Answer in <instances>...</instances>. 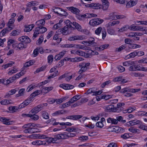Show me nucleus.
Wrapping results in <instances>:
<instances>
[{"label": "nucleus", "mask_w": 147, "mask_h": 147, "mask_svg": "<svg viewBox=\"0 0 147 147\" xmlns=\"http://www.w3.org/2000/svg\"><path fill=\"white\" fill-rule=\"evenodd\" d=\"M101 32H102V38L104 40L107 34L105 29L104 28L102 29L101 27H99L96 29L95 33L96 34L98 35L100 34Z\"/></svg>", "instance_id": "1"}, {"label": "nucleus", "mask_w": 147, "mask_h": 147, "mask_svg": "<svg viewBox=\"0 0 147 147\" xmlns=\"http://www.w3.org/2000/svg\"><path fill=\"white\" fill-rule=\"evenodd\" d=\"M35 124L32 123L28 128L25 129L24 130V132L25 133H30L32 134L37 132V129L35 128Z\"/></svg>", "instance_id": "2"}, {"label": "nucleus", "mask_w": 147, "mask_h": 147, "mask_svg": "<svg viewBox=\"0 0 147 147\" xmlns=\"http://www.w3.org/2000/svg\"><path fill=\"white\" fill-rule=\"evenodd\" d=\"M104 20L100 18H96L91 20L89 22V24L91 26H94L98 25L102 23Z\"/></svg>", "instance_id": "3"}, {"label": "nucleus", "mask_w": 147, "mask_h": 147, "mask_svg": "<svg viewBox=\"0 0 147 147\" xmlns=\"http://www.w3.org/2000/svg\"><path fill=\"white\" fill-rule=\"evenodd\" d=\"M87 7H90L94 9H100L102 8V5L98 3H92L86 4L85 5Z\"/></svg>", "instance_id": "4"}, {"label": "nucleus", "mask_w": 147, "mask_h": 147, "mask_svg": "<svg viewBox=\"0 0 147 147\" xmlns=\"http://www.w3.org/2000/svg\"><path fill=\"white\" fill-rule=\"evenodd\" d=\"M27 45L26 44H24L21 42L19 43H16L13 45V48L15 49L17 48L20 50H22L23 49H25L27 47Z\"/></svg>", "instance_id": "5"}, {"label": "nucleus", "mask_w": 147, "mask_h": 147, "mask_svg": "<svg viewBox=\"0 0 147 147\" xmlns=\"http://www.w3.org/2000/svg\"><path fill=\"white\" fill-rule=\"evenodd\" d=\"M44 107L43 105H39L32 109L30 112V113H37L40 111Z\"/></svg>", "instance_id": "6"}, {"label": "nucleus", "mask_w": 147, "mask_h": 147, "mask_svg": "<svg viewBox=\"0 0 147 147\" xmlns=\"http://www.w3.org/2000/svg\"><path fill=\"white\" fill-rule=\"evenodd\" d=\"M19 41L24 44L27 45V44L30 43L31 42V40L28 37V36H22L21 37H20L18 38Z\"/></svg>", "instance_id": "7"}, {"label": "nucleus", "mask_w": 147, "mask_h": 147, "mask_svg": "<svg viewBox=\"0 0 147 147\" xmlns=\"http://www.w3.org/2000/svg\"><path fill=\"white\" fill-rule=\"evenodd\" d=\"M105 111L106 112H117V109L114 108L113 105H109L106 107L105 109Z\"/></svg>", "instance_id": "8"}, {"label": "nucleus", "mask_w": 147, "mask_h": 147, "mask_svg": "<svg viewBox=\"0 0 147 147\" xmlns=\"http://www.w3.org/2000/svg\"><path fill=\"white\" fill-rule=\"evenodd\" d=\"M58 134H55L53 136V137H49L47 140V142L49 143H55L58 140H59Z\"/></svg>", "instance_id": "9"}, {"label": "nucleus", "mask_w": 147, "mask_h": 147, "mask_svg": "<svg viewBox=\"0 0 147 147\" xmlns=\"http://www.w3.org/2000/svg\"><path fill=\"white\" fill-rule=\"evenodd\" d=\"M58 134H55L53 136V137H49L47 140V142L49 143H55L58 140H59Z\"/></svg>", "instance_id": "10"}, {"label": "nucleus", "mask_w": 147, "mask_h": 147, "mask_svg": "<svg viewBox=\"0 0 147 147\" xmlns=\"http://www.w3.org/2000/svg\"><path fill=\"white\" fill-rule=\"evenodd\" d=\"M30 138H34L36 139H42L46 138V136L44 135L34 134L29 136Z\"/></svg>", "instance_id": "11"}, {"label": "nucleus", "mask_w": 147, "mask_h": 147, "mask_svg": "<svg viewBox=\"0 0 147 147\" xmlns=\"http://www.w3.org/2000/svg\"><path fill=\"white\" fill-rule=\"evenodd\" d=\"M84 38V36H74L69 37L68 40L70 41L82 40Z\"/></svg>", "instance_id": "12"}, {"label": "nucleus", "mask_w": 147, "mask_h": 147, "mask_svg": "<svg viewBox=\"0 0 147 147\" xmlns=\"http://www.w3.org/2000/svg\"><path fill=\"white\" fill-rule=\"evenodd\" d=\"M32 144L33 145L36 146H40L41 145H47V143L45 141L40 140H37L32 142Z\"/></svg>", "instance_id": "13"}, {"label": "nucleus", "mask_w": 147, "mask_h": 147, "mask_svg": "<svg viewBox=\"0 0 147 147\" xmlns=\"http://www.w3.org/2000/svg\"><path fill=\"white\" fill-rule=\"evenodd\" d=\"M67 9L70 11L71 12L76 15L79 14L80 10L78 8L73 7H67Z\"/></svg>", "instance_id": "14"}, {"label": "nucleus", "mask_w": 147, "mask_h": 147, "mask_svg": "<svg viewBox=\"0 0 147 147\" xmlns=\"http://www.w3.org/2000/svg\"><path fill=\"white\" fill-rule=\"evenodd\" d=\"M79 67L80 69L78 71V74H81L82 73L85 71L87 69V68H86L82 63L79 64Z\"/></svg>", "instance_id": "15"}, {"label": "nucleus", "mask_w": 147, "mask_h": 147, "mask_svg": "<svg viewBox=\"0 0 147 147\" xmlns=\"http://www.w3.org/2000/svg\"><path fill=\"white\" fill-rule=\"evenodd\" d=\"M66 51H63L61 52H60L59 54L56 55L55 57L54 58L56 60H59L61 58L63 57L65 54Z\"/></svg>", "instance_id": "16"}, {"label": "nucleus", "mask_w": 147, "mask_h": 147, "mask_svg": "<svg viewBox=\"0 0 147 147\" xmlns=\"http://www.w3.org/2000/svg\"><path fill=\"white\" fill-rule=\"evenodd\" d=\"M102 7L103 10H106L108 9L109 5V3L107 0H102Z\"/></svg>", "instance_id": "17"}, {"label": "nucleus", "mask_w": 147, "mask_h": 147, "mask_svg": "<svg viewBox=\"0 0 147 147\" xmlns=\"http://www.w3.org/2000/svg\"><path fill=\"white\" fill-rule=\"evenodd\" d=\"M67 27L64 26L63 28H61L60 30V32L63 35H67L69 34V29L67 28Z\"/></svg>", "instance_id": "18"}, {"label": "nucleus", "mask_w": 147, "mask_h": 147, "mask_svg": "<svg viewBox=\"0 0 147 147\" xmlns=\"http://www.w3.org/2000/svg\"><path fill=\"white\" fill-rule=\"evenodd\" d=\"M131 27L132 30H140V31H145V28L142 26H134L131 25Z\"/></svg>", "instance_id": "19"}, {"label": "nucleus", "mask_w": 147, "mask_h": 147, "mask_svg": "<svg viewBox=\"0 0 147 147\" xmlns=\"http://www.w3.org/2000/svg\"><path fill=\"white\" fill-rule=\"evenodd\" d=\"M135 62L133 65H131L129 68V70L130 71H136L139 70L140 66L138 65H135Z\"/></svg>", "instance_id": "20"}, {"label": "nucleus", "mask_w": 147, "mask_h": 147, "mask_svg": "<svg viewBox=\"0 0 147 147\" xmlns=\"http://www.w3.org/2000/svg\"><path fill=\"white\" fill-rule=\"evenodd\" d=\"M9 120V119H6L5 117H0V121L3 122L5 125H10L11 124L12 122L8 121Z\"/></svg>", "instance_id": "21"}, {"label": "nucleus", "mask_w": 147, "mask_h": 147, "mask_svg": "<svg viewBox=\"0 0 147 147\" xmlns=\"http://www.w3.org/2000/svg\"><path fill=\"white\" fill-rule=\"evenodd\" d=\"M124 129L121 127H116L113 128V131L117 133H122L124 131Z\"/></svg>", "instance_id": "22"}, {"label": "nucleus", "mask_w": 147, "mask_h": 147, "mask_svg": "<svg viewBox=\"0 0 147 147\" xmlns=\"http://www.w3.org/2000/svg\"><path fill=\"white\" fill-rule=\"evenodd\" d=\"M38 32L40 34H43L47 30V28L43 26H39L36 27Z\"/></svg>", "instance_id": "23"}, {"label": "nucleus", "mask_w": 147, "mask_h": 147, "mask_svg": "<svg viewBox=\"0 0 147 147\" xmlns=\"http://www.w3.org/2000/svg\"><path fill=\"white\" fill-rule=\"evenodd\" d=\"M34 24L30 25L28 26L25 25V28L24 29V31L26 32H29L34 27Z\"/></svg>", "instance_id": "24"}, {"label": "nucleus", "mask_w": 147, "mask_h": 147, "mask_svg": "<svg viewBox=\"0 0 147 147\" xmlns=\"http://www.w3.org/2000/svg\"><path fill=\"white\" fill-rule=\"evenodd\" d=\"M107 121L108 123H111L112 124H117V121L114 118H109L107 119Z\"/></svg>", "instance_id": "25"}, {"label": "nucleus", "mask_w": 147, "mask_h": 147, "mask_svg": "<svg viewBox=\"0 0 147 147\" xmlns=\"http://www.w3.org/2000/svg\"><path fill=\"white\" fill-rule=\"evenodd\" d=\"M58 135L59 140V139H68L67 134L64 132L60 134H57Z\"/></svg>", "instance_id": "26"}, {"label": "nucleus", "mask_w": 147, "mask_h": 147, "mask_svg": "<svg viewBox=\"0 0 147 147\" xmlns=\"http://www.w3.org/2000/svg\"><path fill=\"white\" fill-rule=\"evenodd\" d=\"M66 25L65 26L67 27V28L68 29L70 28L71 29L73 28V22H71L69 20H67L65 21Z\"/></svg>", "instance_id": "27"}, {"label": "nucleus", "mask_w": 147, "mask_h": 147, "mask_svg": "<svg viewBox=\"0 0 147 147\" xmlns=\"http://www.w3.org/2000/svg\"><path fill=\"white\" fill-rule=\"evenodd\" d=\"M1 104L2 105H7L13 103L11 100L5 99L0 102Z\"/></svg>", "instance_id": "28"}, {"label": "nucleus", "mask_w": 147, "mask_h": 147, "mask_svg": "<svg viewBox=\"0 0 147 147\" xmlns=\"http://www.w3.org/2000/svg\"><path fill=\"white\" fill-rule=\"evenodd\" d=\"M73 26H75L76 28L80 31L82 32L83 31V30L82 29L81 26L76 22H73Z\"/></svg>", "instance_id": "29"}, {"label": "nucleus", "mask_w": 147, "mask_h": 147, "mask_svg": "<svg viewBox=\"0 0 147 147\" xmlns=\"http://www.w3.org/2000/svg\"><path fill=\"white\" fill-rule=\"evenodd\" d=\"M45 23V21L44 19H41L37 21L36 23V25L39 26H43Z\"/></svg>", "instance_id": "30"}, {"label": "nucleus", "mask_w": 147, "mask_h": 147, "mask_svg": "<svg viewBox=\"0 0 147 147\" xmlns=\"http://www.w3.org/2000/svg\"><path fill=\"white\" fill-rule=\"evenodd\" d=\"M141 122V121L140 120H134L130 121L128 123H129L130 125H133L136 124H140V123Z\"/></svg>", "instance_id": "31"}, {"label": "nucleus", "mask_w": 147, "mask_h": 147, "mask_svg": "<svg viewBox=\"0 0 147 147\" xmlns=\"http://www.w3.org/2000/svg\"><path fill=\"white\" fill-rule=\"evenodd\" d=\"M128 130L132 133L139 134L140 132H139V130L133 127H131L128 129Z\"/></svg>", "instance_id": "32"}, {"label": "nucleus", "mask_w": 147, "mask_h": 147, "mask_svg": "<svg viewBox=\"0 0 147 147\" xmlns=\"http://www.w3.org/2000/svg\"><path fill=\"white\" fill-rule=\"evenodd\" d=\"M136 4V1H130L126 5V6L127 8L131 7L135 5Z\"/></svg>", "instance_id": "33"}, {"label": "nucleus", "mask_w": 147, "mask_h": 147, "mask_svg": "<svg viewBox=\"0 0 147 147\" xmlns=\"http://www.w3.org/2000/svg\"><path fill=\"white\" fill-rule=\"evenodd\" d=\"M38 5V2L36 1H32L28 3L26 6L27 7H30Z\"/></svg>", "instance_id": "34"}, {"label": "nucleus", "mask_w": 147, "mask_h": 147, "mask_svg": "<svg viewBox=\"0 0 147 147\" xmlns=\"http://www.w3.org/2000/svg\"><path fill=\"white\" fill-rule=\"evenodd\" d=\"M40 92L41 91L40 90H36L35 91L32 93L30 96H31V97H32L33 98L35 96L39 95L40 94Z\"/></svg>", "instance_id": "35"}, {"label": "nucleus", "mask_w": 147, "mask_h": 147, "mask_svg": "<svg viewBox=\"0 0 147 147\" xmlns=\"http://www.w3.org/2000/svg\"><path fill=\"white\" fill-rule=\"evenodd\" d=\"M137 56V51H135L132 52L127 55L128 58H133Z\"/></svg>", "instance_id": "36"}, {"label": "nucleus", "mask_w": 147, "mask_h": 147, "mask_svg": "<svg viewBox=\"0 0 147 147\" xmlns=\"http://www.w3.org/2000/svg\"><path fill=\"white\" fill-rule=\"evenodd\" d=\"M20 31L19 30H13L10 33L11 36H16L19 35Z\"/></svg>", "instance_id": "37"}, {"label": "nucleus", "mask_w": 147, "mask_h": 147, "mask_svg": "<svg viewBox=\"0 0 147 147\" xmlns=\"http://www.w3.org/2000/svg\"><path fill=\"white\" fill-rule=\"evenodd\" d=\"M46 68V66H42L38 68L36 70L34 71V73L35 74H36L43 71Z\"/></svg>", "instance_id": "38"}, {"label": "nucleus", "mask_w": 147, "mask_h": 147, "mask_svg": "<svg viewBox=\"0 0 147 147\" xmlns=\"http://www.w3.org/2000/svg\"><path fill=\"white\" fill-rule=\"evenodd\" d=\"M29 104L27 101L25 100L19 105V109L23 108L28 105Z\"/></svg>", "instance_id": "39"}, {"label": "nucleus", "mask_w": 147, "mask_h": 147, "mask_svg": "<svg viewBox=\"0 0 147 147\" xmlns=\"http://www.w3.org/2000/svg\"><path fill=\"white\" fill-rule=\"evenodd\" d=\"M134 63V61H127L123 63V65L125 66H129Z\"/></svg>", "instance_id": "40"}, {"label": "nucleus", "mask_w": 147, "mask_h": 147, "mask_svg": "<svg viewBox=\"0 0 147 147\" xmlns=\"http://www.w3.org/2000/svg\"><path fill=\"white\" fill-rule=\"evenodd\" d=\"M16 77L14 76L10 78L9 79L7 80V84H9L13 82L15 80H16Z\"/></svg>", "instance_id": "41"}, {"label": "nucleus", "mask_w": 147, "mask_h": 147, "mask_svg": "<svg viewBox=\"0 0 147 147\" xmlns=\"http://www.w3.org/2000/svg\"><path fill=\"white\" fill-rule=\"evenodd\" d=\"M42 114L43 118L45 119H48L49 118V116L48 113L45 111L42 112Z\"/></svg>", "instance_id": "42"}, {"label": "nucleus", "mask_w": 147, "mask_h": 147, "mask_svg": "<svg viewBox=\"0 0 147 147\" xmlns=\"http://www.w3.org/2000/svg\"><path fill=\"white\" fill-rule=\"evenodd\" d=\"M92 91L93 92L92 94L93 96H97L98 95L100 94H101L102 92V90H100L98 91H96L95 90V88H93V89L92 90Z\"/></svg>", "instance_id": "43"}, {"label": "nucleus", "mask_w": 147, "mask_h": 147, "mask_svg": "<svg viewBox=\"0 0 147 147\" xmlns=\"http://www.w3.org/2000/svg\"><path fill=\"white\" fill-rule=\"evenodd\" d=\"M129 28V26L127 25H126L123 27L120 28L119 30V31L122 32L127 30Z\"/></svg>", "instance_id": "44"}, {"label": "nucleus", "mask_w": 147, "mask_h": 147, "mask_svg": "<svg viewBox=\"0 0 147 147\" xmlns=\"http://www.w3.org/2000/svg\"><path fill=\"white\" fill-rule=\"evenodd\" d=\"M39 34H40V33L39 32H38V30L36 28H35V30L34 32L33 36L32 38L33 39H34Z\"/></svg>", "instance_id": "45"}, {"label": "nucleus", "mask_w": 147, "mask_h": 147, "mask_svg": "<svg viewBox=\"0 0 147 147\" xmlns=\"http://www.w3.org/2000/svg\"><path fill=\"white\" fill-rule=\"evenodd\" d=\"M52 10L55 13L59 15L61 10H62V9L59 7H55Z\"/></svg>", "instance_id": "46"}, {"label": "nucleus", "mask_w": 147, "mask_h": 147, "mask_svg": "<svg viewBox=\"0 0 147 147\" xmlns=\"http://www.w3.org/2000/svg\"><path fill=\"white\" fill-rule=\"evenodd\" d=\"M135 107H134L133 108H132L131 107H129L128 108V109L127 110L125 111V112H124V113H125V112H128V113H131L133 111L135 110Z\"/></svg>", "instance_id": "47"}, {"label": "nucleus", "mask_w": 147, "mask_h": 147, "mask_svg": "<svg viewBox=\"0 0 147 147\" xmlns=\"http://www.w3.org/2000/svg\"><path fill=\"white\" fill-rule=\"evenodd\" d=\"M43 40V36L42 35L40 36L38 39V40L37 41L36 44L37 45H39L42 42Z\"/></svg>", "instance_id": "48"}, {"label": "nucleus", "mask_w": 147, "mask_h": 147, "mask_svg": "<svg viewBox=\"0 0 147 147\" xmlns=\"http://www.w3.org/2000/svg\"><path fill=\"white\" fill-rule=\"evenodd\" d=\"M109 46V44H105L102 45L100 46L99 47H98V49L99 50H100L101 49L102 50H103L104 49L107 48Z\"/></svg>", "instance_id": "49"}, {"label": "nucleus", "mask_w": 147, "mask_h": 147, "mask_svg": "<svg viewBox=\"0 0 147 147\" xmlns=\"http://www.w3.org/2000/svg\"><path fill=\"white\" fill-rule=\"evenodd\" d=\"M34 120H36L39 119V116L36 114V113H32L30 118Z\"/></svg>", "instance_id": "50"}, {"label": "nucleus", "mask_w": 147, "mask_h": 147, "mask_svg": "<svg viewBox=\"0 0 147 147\" xmlns=\"http://www.w3.org/2000/svg\"><path fill=\"white\" fill-rule=\"evenodd\" d=\"M53 58V56L52 55H50L48 56L47 57L48 62L49 64H51L52 63Z\"/></svg>", "instance_id": "51"}, {"label": "nucleus", "mask_w": 147, "mask_h": 147, "mask_svg": "<svg viewBox=\"0 0 147 147\" xmlns=\"http://www.w3.org/2000/svg\"><path fill=\"white\" fill-rule=\"evenodd\" d=\"M121 137L124 139H126L130 138V136L129 134L126 133H125L124 134L121 135Z\"/></svg>", "instance_id": "52"}, {"label": "nucleus", "mask_w": 147, "mask_h": 147, "mask_svg": "<svg viewBox=\"0 0 147 147\" xmlns=\"http://www.w3.org/2000/svg\"><path fill=\"white\" fill-rule=\"evenodd\" d=\"M112 97V96L111 95H103L101 96V98L106 100H107Z\"/></svg>", "instance_id": "53"}, {"label": "nucleus", "mask_w": 147, "mask_h": 147, "mask_svg": "<svg viewBox=\"0 0 147 147\" xmlns=\"http://www.w3.org/2000/svg\"><path fill=\"white\" fill-rule=\"evenodd\" d=\"M59 15H60L66 16H67L68 15V13L65 10L62 9V10H61Z\"/></svg>", "instance_id": "54"}, {"label": "nucleus", "mask_w": 147, "mask_h": 147, "mask_svg": "<svg viewBox=\"0 0 147 147\" xmlns=\"http://www.w3.org/2000/svg\"><path fill=\"white\" fill-rule=\"evenodd\" d=\"M119 23V21H114L111 22H110L108 24L109 26H113L116 24H118Z\"/></svg>", "instance_id": "55"}, {"label": "nucleus", "mask_w": 147, "mask_h": 147, "mask_svg": "<svg viewBox=\"0 0 147 147\" xmlns=\"http://www.w3.org/2000/svg\"><path fill=\"white\" fill-rule=\"evenodd\" d=\"M36 87V86L35 85H30L27 88V91L28 92H29Z\"/></svg>", "instance_id": "56"}, {"label": "nucleus", "mask_w": 147, "mask_h": 147, "mask_svg": "<svg viewBox=\"0 0 147 147\" xmlns=\"http://www.w3.org/2000/svg\"><path fill=\"white\" fill-rule=\"evenodd\" d=\"M18 71V70L15 68H14L13 69L10 70L8 72V74L9 75H11L13 73L16 72Z\"/></svg>", "instance_id": "57"}, {"label": "nucleus", "mask_w": 147, "mask_h": 147, "mask_svg": "<svg viewBox=\"0 0 147 147\" xmlns=\"http://www.w3.org/2000/svg\"><path fill=\"white\" fill-rule=\"evenodd\" d=\"M39 49L38 48H36L33 51V55L34 57H35L37 56L38 54V50Z\"/></svg>", "instance_id": "58"}, {"label": "nucleus", "mask_w": 147, "mask_h": 147, "mask_svg": "<svg viewBox=\"0 0 147 147\" xmlns=\"http://www.w3.org/2000/svg\"><path fill=\"white\" fill-rule=\"evenodd\" d=\"M96 126L98 127L101 128L103 127L104 125L102 122L99 121L96 123Z\"/></svg>", "instance_id": "59"}, {"label": "nucleus", "mask_w": 147, "mask_h": 147, "mask_svg": "<svg viewBox=\"0 0 147 147\" xmlns=\"http://www.w3.org/2000/svg\"><path fill=\"white\" fill-rule=\"evenodd\" d=\"M64 64V61L63 60H61L57 64L55 67H59L63 66Z\"/></svg>", "instance_id": "60"}, {"label": "nucleus", "mask_w": 147, "mask_h": 147, "mask_svg": "<svg viewBox=\"0 0 147 147\" xmlns=\"http://www.w3.org/2000/svg\"><path fill=\"white\" fill-rule=\"evenodd\" d=\"M78 139L81 141L86 140L88 139V137L87 136H83L79 137Z\"/></svg>", "instance_id": "61"}, {"label": "nucleus", "mask_w": 147, "mask_h": 147, "mask_svg": "<svg viewBox=\"0 0 147 147\" xmlns=\"http://www.w3.org/2000/svg\"><path fill=\"white\" fill-rule=\"evenodd\" d=\"M8 45H10L11 44L13 45L16 43V42L15 40L12 39H9L8 40L7 42Z\"/></svg>", "instance_id": "62"}, {"label": "nucleus", "mask_w": 147, "mask_h": 147, "mask_svg": "<svg viewBox=\"0 0 147 147\" xmlns=\"http://www.w3.org/2000/svg\"><path fill=\"white\" fill-rule=\"evenodd\" d=\"M139 128L142 129L144 130L147 131V126L143 124H140V126L138 127Z\"/></svg>", "instance_id": "63"}, {"label": "nucleus", "mask_w": 147, "mask_h": 147, "mask_svg": "<svg viewBox=\"0 0 147 147\" xmlns=\"http://www.w3.org/2000/svg\"><path fill=\"white\" fill-rule=\"evenodd\" d=\"M139 63H147V58H144L138 61Z\"/></svg>", "instance_id": "64"}]
</instances>
